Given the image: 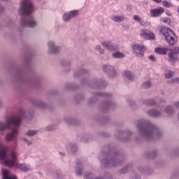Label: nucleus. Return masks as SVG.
Masks as SVG:
<instances>
[{"instance_id": "obj_5", "label": "nucleus", "mask_w": 179, "mask_h": 179, "mask_svg": "<svg viewBox=\"0 0 179 179\" xmlns=\"http://www.w3.org/2000/svg\"><path fill=\"white\" fill-rule=\"evenodd\" d=\"M159 31L163 34L169 45H174L176 44V39L174 38L176 34H174V31L166 27H161Z\"/></svg>"}, {"instance_id": "obj_43", "label": "nucleus", "mask_w": 179, "mask_h": 179, "mask_svg": "<svg viewBox=\"0 0 179 179\" xmlns=\"http://www.w3.org/2000/svg\"><path fill=\"white\" fill-rule=\"evenodd\" d=\"M94 179H103V178H101V177H96L95 178H94Z\"/></svg>"}, {"instance_id": "obj_34", "label": "nucleus", "mask_w": 179, "mask_h": 179, "mask_svg": "<svg viewBox=\"0 0 179 179\" xmlns=\"http://www.w3.org/2000/svg\"><path fill=\"white\" fill-rule=\"evenodd\" d=\"M36 106L38 107H45V103H44V102L38 101L37 102Z\"/></svg>"}, {"instance_id": "obj_46", "label": "nucleus", "mask_w": 179, "mask_h": 179, "mask_svg": "<svg viewBox=\"0 0 179 179\" xmlns=\"http://www.w3.org/2000/svg\"><path fill=\"white\" fill-rule=\"evenodd\" d=\"M0 107H2V103L0 102Z\"/></svg>"}, {"instance_id": "obj_10", "label": "nucleus", "mask_w": 179, "mask_h": 179, "mask_svg": "<svg viewBox=\"0 0 179 179\" xmlns=\"http://www.w3.org/2000/svg\"><path fill=\"white\" fill-rule=\"evenodd\" d=\"M103 71H105V72H107L109 76H111L112 78H114V76L117 75V72L114 69V67L111 66H103Z\"/></svg>"}, {"instance_id": "obj_19", "label": "nucleus", "mask_w": 179, "mask_h": 179, "mask_svg": "<svg viewBox=\"0 0 179 179\" xmlns=\"http://www.w3.org/2000/svg\"><path fill=\"white\" fill-rule=\"evenodd\" d=\"M69 14L70 15V17L71 19H73L75 17H76V16H78V15H79V11L74 10H71L70 12H69Z\"/></svg>"}, {"instance_id": "obj_18", "label": "nucleus", "mask_w": 179, "mask_h": 179, "mask_svg": "<svg viewBox=\"0 0 179 179\" xmlns=\"http://www.w3.org/2000/svg\"><path fill=\"white\" fill-rule=\"evenodd\" d=\"M147 113L150 117H159L160 115V112L156 110H148Z\"/></svg>"}, {"instance_id": "obj_9", "label": "nucleus", "mask_w": 179, "mask_h": 179, "mask_svg": "<svg viewBox=\"0 0 179 179\" xmlns=\"http://www.w3.org/2000/svg\"><path fill=\"white\" fill-rule=\"evenodd\" d=\"M164 13V9L162 7L150 10V13L152 17H157Z\"/></svg>"}, {"instance_id": "obj_26", "label": "nucleus", "mask_w": 179, "mask_h": 179, "mask_svg": "<svg viewBox=\"0 0 179 179\" xmlns=\"http://www.w3.org/2000/svg\"><path fill=\"white\" fill-rule=\"evenodd\" d=\"M160 21L163 22V23H166V24H170L171 20H170V18H168L167 17H164L161 18Z\"/></svg>"}, {"instance_id": "obj_14", "label": "nucleus", "mask_w": 179, "mask_h": 179, "mask_svg": "<svg viewBox=\"0 0 179 179\" xmlns=\"http://www.w3.org/2000/svg\"><path fill=\"white\" fill-rule=\"evenodd\" d=\"M3 179H17L16 176H13L9 177V171L6 169H2Z\"/></svg>"}, {"instance_id": "obj_41", "label": "nucleus", "mask_w": 179, "mask_h": 179, "mask_svg": "<svg viewBox=\"0 0 179 179\" xmlns=\"http://www.w3.org/2000/svg\"><path fill=\"white\" fill-rule=\"evenodd\" d=\"M3 11V7L0 6V13Z\"/></svg>"}, {"instance_id": "obj_28", "label": "nucleus", "mask_w": 179, "mask_h": 179, "mask_svg": "<svg viewBox=\"0 0 179 179\" xmlns=\"http://www.w3.org/2000/svg\"><path fill=\"white\" fill-rule=\"evenodd\" d=\"M85 178H86V179H94L95 178H94V175H93L92 173L87 172L85 174Z\"/></svg>"}, {"instance_id": "obj_1", "label": "nucleus", "mask_w": 179, "mask_h": 179, "mask_svg": "<svg viewBox=\"0 0 179 179\" xmlns=\"http://www.w3.org/2000/svg\"><path fill=\"white\" fill-rule=\"evenodd\" d=\"M22 124V117L20 115H13L6 118L5 123L0 122V131H5V129H12L13 127H15L10 133H8L6 136V141L10 142L15 139V136H17V128L20 127Z\"/></svg>"}, {"instance_id": "obj_42", "label": "nucleus", "mask_w": 179, "mask_h": 179, "mask_svg": "<svg viewBox=\"0 0 179 179\" xmlns=\"http://www.w3.org/2000/svg\"><path fill=\"white\" fill-rule=\"evenodd\" d=\"M98 96H104V94H102V93H98L97 94Z\"/></svg>"}, {"instance_id": "obj_31", "label": "nucleus", "mask_w": 179, "mask_h": 179, "mask_svg": "<svg viewBox=\"0 0 179 179\" xmlns=\"http://www.w3.org/2000/svg\"><path fill=\"white\" fill-rule=\"evenodd\" d=\"M169 83L173 85V83H178L179 85V78L172 79Z\"/></svg>"}, {"instance_id": "obj_39", "label": "nucleus", "mask_w": 179, "mask_h": 179, "mask_svg": "<svg viewBox=\"0 0 179 179\" xmlns=\"http://www.w3.org/2000/svg\"><path fill=\"white\" fill-rule=\"evenodd\" d=\"M175 106H176V108H178V109H179V101H178V102H176V103H175Z\"/></svg>"}, {"instance_id": "obj_35", "label": "nucleus", "mask_w": 179, "mask_h": 179, "mask_svg": "<svg viewBox=\"0 0 179 179\" xmlns=\"http://www.w3.org/2000/svg\"><path fill=\"white\" fill-rule=\"evenodd\" d=\"M141 26H146V22L143 20H140V22H138Z\"/></svg>"}, {"instance_id": "obj_23", "label": "nucleus", "mask_w": 179, "mask_h": 179, "mask_svg": "<svg viewBox=\"0 0 179 179\" xmlns=\"http://www.w3.org/2000/svg\"><path fill=\"white\" fill-rule=\"evenodd\" d=\"M173 76H174V72H173L171 71H168L165 73V78L166 79H170L171 78H173Z\"/></svg>"}, {"instance_id": "obj_44", "label": "nucleus", "mask_w": 179, "mask_h": 179, "mask_svg": "<svg viewBox=\"0 0 179 179\" xmlns=\"http://www.w3.org/2000/svg\"><path fill=\"white\" fill-rule=\"evenodd\" d=\"M120 173H121L122 174H124V173H125V171H124L123 170H121V171H120Z\"/></svg>"}, {"instance_id": "obj_40", "label": "nucleus", "mask_w": 179, "mask_h": 179, "mask_svg": "<svg viewBox=\"0 0 179 179\" xmlns=\"http://www.w3.org/2000/svg\"><path fill=\"white\" fill-rule=\"evenodd\" d=\"M155 2H157V3H160L162 2V0H154Z\"/></svg>"}, {"instance_id": "obj_36", "label": "nucleus", "mask_w": 179, "mask_h": 179, "mask_svg": "<svg viewBox=\"0 0 179 179\" xmlns=\"http://www.w3.org/2000/svg\"><path fill=\"white\" fill-rule=\"evenodd\" d=\"M148 58L150 61H156V57H155L153 55L149 56Z\"/></svg>"}, {"instance_id": "obj_12", "label": "nucleus", "mask_w": 179, "mask_h": 179, "mask_svg": "<svg viewBox=\"0 0 179 179\" xmlns=\"http://www.w3.org/2000/svg\"><path fill=\"white\" fill-rule=\"evenodd\" d=\"M101 45H103V47H104V48H106L110 51H114V50H117V46L113 45L110 41L102 42Z\"/></svg>"}, {"instance_id": "obj_22", "label": "nucleus", "mask_w": 179, "mask_h": 179, "mask_svg": "<svg viewBox=\"0 0 179 179\" xmlns=\"http://www.w3.org/2000/svg\"><path fill=\"white\" fill-rule=\"evenodd\" d=\"M71 15L69 13H66L63 15V20L64 22H69L71 20Z\"/></svg>"}, {"instance_id": "obj_7", "label": "nucleus", "mask_w": 179, "mask_h": 179, "mask_svg": "<svg viewBox=\"0 0 179 179\" xmlns=\"http://www.w3.org/2000/svg\"><path fill=\"white\" fill-rule=\"evenodd\" d=\"M134 54L136 57H141L145 55L146 47L143 45L136 44L133 45Z\"/></svg>"}, {"instance_id": "obj_32", "label": "nucleus", "mask_w": 179, "mask_h": 179, "mask_svg": "<svg viewBox=\"0 0 179 179\" xmlns=\"http://www.w3.org/2000/svg\"><path fill=\"white\" fill-rule=\"evenodd\" d=\"M147 104H148V106H155V104H156V102L155 101V100L151 99L148 101Z\"/></svg>"}, {"instance_id": "obj_37", "label": "nucleus", "mask_w": 179, "mask_h": 179, "mask_svg": "<svg viewBox=\"0 0 179 179\" xmlns=\"http://www.w3.org/2000/svg\"><path fill=\"white\" fill-rule=\"evenodd\" d=\"M24 141L27 143V145H28V146H30V145H31V142L29 141V140L24 138Z\"/></svg>"}, {"instance_id": "obj_17", "label": "nucleus", "mask_w": 179, "mask_h": 179, "mask_svg": "<svg viewBox=\"0 0 179 179\" xmlns=\"http://www.w3.org/2000/svg\"><path fill=\"white\" fill-rule=\"evenodd\" d=\"M123 76L124 78H127V79H128L129 80H134V75L129 71H124Z\"/></svg>"}, {"instance_id": "obj_3", "label": "nucleus", "mask_w": 179, "mask_h": 179, "mask_svg": "<svg viewBox=\"0 0 179 179\" xmlns=\"http://www.w3.org/2000/svg\"><path fill=\"white\" fill-rule=\"evenodd\" d=\"M33 3L30 0H24L22 3L19 12L21 15H25L21 20V25L23 27L26 26L28 27H36L37 26V22L34 21L33 17L29 15L33 13Z\"/></svg>"}, {"instance_id": "obj_13", "label": "nucleus", "mask_w": 179, "mask_h": 179, "mask_svg": "<svg viewBox=\"0 0 179 179\" xmlns=\"http://www.w3.org/2000/svg\"><path fill=\"white\" fill-rule=\"evenodd\" d=\"M48 48H49L50 52H52V54H57V52L59 51V48L55 46V44L54 43V42H49Z\"/></svg>"}, {"instance_id": "obj_8", "label": "nucleus", "mask_w": 179, "mask_h": 179, "mask_svg": "<svg viewBox=\"0 0 179 179\" xmlns=\"http://www.w3.org/2000/svg\"><path fill=\"white\" fill-rule=\"evenodd\" d=\"M140 36L145 40H155V34L148 29H143L140 31Z\"/></svg>"}, {"instance_id": "obj_15", "label": "nucleus", "mask_w": 179, "mask_h": 179, "mask_svg": "<svg viewBox=\"0 0 179 179\" xmlns=\"http://www.w3.org/2000/svg\"><path fill=\"white\" fill-rule=\"evenodd\" d=\"M111 19L113 22L121 23V22H124V20H125V17L124 15H114Z\"/></svg>"}, {"instance_id": "obj_33", "label": "nucleus", "mask_w": 179, "mask_h": 179, "mask_svg": "<svg viewBox=\"0 0 179 179\" xmlns=\"http://www.w3.org/2000/svg\"><path fill=\"white\" fill-rule=\"evenodd\" d=\"M141 20L142 18L139 17V15L134 16V20H135L136 22H138V23L141 22Z\"/></svg>"}, {"instance_id": "obj_11", "label": "nucleus", "mask_w": 179, "mask_h": 179, "mask_svg": "<svg viewBox=\"0 0 179 179\" xmlns=\"http://www.w3.org/2000/svg\"><path fill=\"white\" fill-rule=\"evenodd\" d=\"M117 163H118V161L115 159L110 161L103 159L102 161V164H104L106 167H117Z\"/></svg>"}, {"instance_id": "obj_24", "label": "nucleus", "mask_w": 179, "mask_h": 179, "mask_svg": "<svg viewBox=\"0 0 179 179\" xmlns=\"http://www.w3.org/2000/svg\"><path fill=\"white\" fill-rule=\"evenodd\" d=\"M37 132L38 131L36 130H29L25 135H27V136H34V135H37Z\"/></svg>"}, {"instance_id": "obj_45", "label": "nucleus", "mask_w": 179, "mask_h": 179, "mask_svg": "<svg viewBox=\"0 0 179 179\" xmlns=\"http://www.w3.org/2000/svg\"><path fill=\"white\" fill-rule=\"evenodd\" d=\"M167 15H169V16H171V13H167Z\"/></svg>"}, {"instance_id": "obj_20", "label": "nucleus", "mask_w": 179, "mask_h": 179, "mask_svg": "<svg viewBox=\"0 0 179 179\" xmlns=\"http://www.w3.org/2000/svg\"><path fill=\"white\" fill-rule=\"evenodd\" d=\"M112 57L113 58H124V54L121 53L120 52H116L112 54Z\"/></svg>"}, {"instance_id": "obj_2", "label": "nucleus", "mask_w": 179, "mask_h": 179, "mask_svg": "<svg viewBox=\"0 0 179 179\" xmlns=\"http://www.w3.org/2000/svg\"><path fill=\"white\" fill-rule=\"evenodd\" d=\"M6 152H8V148L2 145L0 138V160L3 162V164L8 167H17V169H20L21 171H29V170H31V168L29 165L17 164V162L16 161L17 159V155L15 152H11L10 159L7 160L6 159H8V157L6 155Z\"/></svg>"}, {"instance_id": "obj_30", "label": "nucleus", "mask_w": 179, "mask_h": 179, "mask_svg": "<svg viewBox=\"0 0 179 179\" xmlns=\"http://www.w3.org/2000/svg\"><path fill=\"white\" fill-rule=\"evenodd\" d=\"M95 50H96V51H99V54H104V50L101 49V47H100V45H96Z\"/></svg>"}, {"instance_id": "obj_38", "label": "nucleus", "mask_w": 179, "mask_h": 179, "mask_svg": "<svg viewBox=\"0 0 179 179\" xmlns=\"http://www.w3.org/2000/svg\"><path fill=\"white\" fill-rule=\"evenodd\" d=\"M47 131H52L54 129V127L49 126L46 128Z\"/></svg>"}, {"instance_id": "obj_16", "label": "nucleus", "mask_w": 179, "mask_h": 179, "mask_svg": "<svg viewBox=\"0 0 179 179\" xmlns=\"http://www.w3.org/2000/svg\"><path fill=\"white\" fill-rule=\"evenodd\" d=\"M168 51H169V48H158L155 49V52L157 54H160L161 55H166Z\"/></svg>"}, {"instance_id": "obj_21", "label": "nucleus", "mask_w": 179, "mask_h": 179, "mask_svg": "<svg viewBox=\"0 0 179 179\" xmlns=\"http://www.w3.org/2000/svg\"><path fill=\"white\" fill-rule=\"evenodd\" d=\"M165 113H166L168 115H173V114H174V110H173V108L171 106H168L165 109Z\"/></svg>"}, {"instance_id": "obj_25", "label": "nucleus", "mask_w": 179, "mask_h": 179, "mask_svg": "<svg viewBox=\"0 0 179 179\" xmlns=\"http://www.w3.org/2000/svg\"><path fill=\"white\" fill-rule=\"evenodd\" d=\"M78 166L76 168V174L77 176H82V173H83V171L82 170L81 165L79 164H77Z\"/></svg>"}, {"instance_id": "obj_47", "label": "nucleus", "mask_w": 179, "mask_h": 179, "mask_svg": "<svg viewBox=\"0 0 179 179\" xmlns=\"http://www.w3.org/2000/svg\"><path fill=\"white\" fill-rule=\"evenodd\" d=\"M60 155H62V153L60 152Z\"/></svg>"}, {"instance_id": "obj_48", "label": "nucleus", "mask_w": 179, "mask_h": 179, "mask_svg": "<svg viewBox=\"0 0 179 179\" xmlns=\"http://www.w3.org/2000/svg\"><path fill=\"white\" fill-rule=\"evenodd\" d=\"M177 1H179V0H177Z\"/></svg>"}, {"instance_id": "obj_6", "label": "nucleus", "mask_w": 179, "mask_h": 179, "mask_svg": "<svg viewBox=\"0 0 179 179\" xmlns=\"http://www.w3.org/2000/svg\"><path fill=\"white\" fill-rule=\"evenodd\" d=\"M169 62L173 64L179 61V48L175 47L170 49V52L168 53Z\"/></svg>"}, {"instance_id": "obj_29", "label": "nucleus", "mask_w": 179, "mask_h": 179, "mask_svg": "<svg viewBox=\"0 0 179 179\" xmlns=\"http://www.w3.org/2000/svg\"><path fill=\"white\" fill-rule=\"evenodd\" d=\"M163 6H166V8H171V6H173V4H171V3H169L167 1H164L162 2Z\"/></svg>"}, {"instance_id": "obj_4", "label": "nucleus", "mask_w": 179, "mask_h": 179, "mask_svg": "<svg viewBox=\"0 0 179 179\" xmlns=\"http://www.w3.org/2000/svg\"><path fill=\"white\" fill-rule=\"evenodd\" d=\"M137 127L140 135L143 136L145 139H153L159 130L150 122L145 120H140L137 123Z\"/></svg>"}, {"instance_id": "obj_27", "label": "nucleus", "mask_w": 179, "mask_h": 179, "mask_svg": "<svg viewBox=\"0 0 179 179\" xmlns=\"http://www.w3.org/2000/svg\"><path fill=\"white\" fill-rule=\"evenodd\" d=\"M150 86H152V83L147 81L142 85V88L143 89H149V87H150Z\"/></svg>"}]
</instances>
